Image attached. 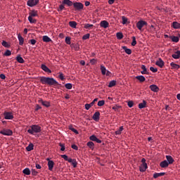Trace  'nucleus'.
Instances as JSON below:
<instances>
[{"mask_svg": "<svg viewBox=\"0 0 180 180\" xmlns=\"http://www.w3.org/2000/svg\"><path fill=\"white\" fill-rule=\"evenodd\" d=\"M115 85H116V81L112 80L111 82H110L108 87L112 88V86H115Z\"/></svg>", "mask_w": 180, "mask_h": 180, "instance_id": "nucleus-40", "label": "nucleus"}, {"mask_svg": "<svg viewBox=\"0 0 180 180\" xmlns=\"http://www.w3.org/2000/svg\"><path fill=\"white\" fill-rule=\"evenodd\" d=\"M65 41L66 44H71V37H66Z\"/></svg>", "mask_w": 180, "mask_h": 180, "instance_id": "nucleus-43", "label": "nucleus"}, {"mask_svg": "<svg viewBox=\"0 0 180 180\" xmlns=\"http://www.w3.org/2000/svg\"><path fill=\"white\" fill-rule=\"evenodd\" d=\"M39 103H41L43 106H45V108H50V102L49 101H44L43 99L39 100Z\"/></svg>", "mask_w": 180, "mask_h": 180, "instance_id": "nucleus-11", "label": "nucleus"}, {"mask_svg": "<svg viewBox=\"0 0 180 180\" xmlns=\"http://www.w3.org/2000/svg\"><path fill=\"white\" fill-rule=\"evenodd\" d=\"M66 89H72V84L71 83H67L65 84Z\"/></svg>", "mask_w": 180, "mask_h": 180, "instance_id": "nucleus-39", "label": "nucleus"}, {"mask_svg": "<svg viewBox=\"0 0 180 180\" xmlns=\"http://www.w3.org/2000/svg\"><path fill=\"white\" fill-rule=\"evenodd\" d=\"M155 64L158 65V67H160V68H162V67H164V60L161 58H159L155 62Z\"/></svg>", "mask_w": 180, "mask_h": 180, "instance_id": "nucleus-12", "label": "nucleus"}, {"mask_svg": "<svg viewBox=\"0 0 180 180\" xmlns=\"http://www.w3.org/2000/svg\"><path fill=\"white\" fill-rule=\"evenodd\" d=\"M141 69L143 70V71L141 72V74H147V68H146V65H141Z\"/></svg>", "mask_w": 180, "mask_h": 180, "instance_id": "nucleus-33", "label": "nucleus"}, {"mask_svg": "<svg viewBox=\"0 0 180 180\" xmlns=\"http://www.w3.org/2000/svg\"><path fill=\"white\" fill-rule=\"evenodd\" d=\"M63 4L64 5H68V6H72L73 5L72 1L70 0H63Z\"/></svg>", "mask_w": 180, "mask_h": 180, "instance_id": "nucleus-24", "label": "nucleus"}, {"mask_svg": "<svg viewBox=\"0 0 180 180\" xmlns=\"http://www.w3.org/2000/svg\"><path fill=\"white\" fill-rule=\"evenodd\" d=\"M40 81L41 84H47V85H58V82L53 77H41Z\"/></svg>", "mask_w": 180, "mask_h": 180, "instance_id": "nucleus-1", "label": "nucleus"}, {"mask_svg": "<svg viewBox=\"0 0 180 180\" xmlns=\"http://www.w3.org/2000/svg\"><path fill=\"white\" fill-rule=\"evenodd\" d=\"M16 60H17L18 63H20V64H23V63H25V60H23V58H22V56H20V55H19L16 57Z\"/></svg>", "mask_w": 180, "mask_h": 180, "instance_id": "nucleus-30", "label": "nucleus"}, {"mask_svg": "<svg viewBox=\"0 0 180 180\" xmlns=\"http://www.w3.org/2000/svg\"><path fill=\"white\" fill-rule=\"evenodd\" d=\"M166 158L167 160V164H173L174 163V158L171 155H166Z\"/></svg>", "mask_w": 180, "mask_h": 180, "instance_id": "nucleus-22", "label": "nucleus"}, {"mask_svg": "<svg viewBox=\"0 0 180 180\" xmlns=\"http://www.w3.org/2000/svg\"><path fill=\"white\" fill-rule=\"evenodd\" d=\"M147 168V163L141 164L139 167V170L141 172H146Z\"/></svg>", "mask_w": 180, "mask_h": 180, "instance_id": "nucleus-10", "label": "nucleus"}, {"mask_svg": "<svg viewBox=\"0 0 180 180\" xmlns=\"http://www.w3.org/2000/svg\"><path fill=\"white\" fill-rule=\"evenodd\" d=\"M60 146H61L60 151H64L65 150V146L64 144L60 143Z\"/></svg>", "mask_w": 180, "mask_h": 180, "instance_id": "nucleus-59", "label": "nucleus"}, {"mask_svg": "<svg viewBox=\"0 0 180 180\" xmlns=\"http://www.w3.org/2000/svg\"><path fill=\"white\" fill-rule=\"evenodd\" d=\"M105 105V101L101 100L98 102V106H103Z\"/></svg>", "mask_w": 180, "mask_h": 180, "instance_id": "nucleus-49", "label": "nucleus"}, {"mask_svg": "<svg viewBox=\"0 0 180 180\" xmlns=\"http://www.w3.org/2000/svg\"><path fill=\"white\" fill-rule=\"evenodd\" d=\"M146 105H147V103L146 102V101H143L142 103H140L139 104V109H144V108H146Z\"/></svg>", "mask_w": 180, "mask_h": 180, "instance_id": "nucleus-25", "label": "nucleus"}, {"mask_svg": "<svg viewBox=\"0 0 180 180\" xmlns=\"http://www.w3.org/2000/svg\"><path fill=\"white\" fill-rule=\"evenodd\" d=\"M172 41L174 43H178L179 41V38L178 37H171Z\"/></svg>", "mask_w": 180, "mask_h": 180, "instance_id": "nucleus-38", "label": "nucleus"}, {"mask_svg": "<svg viewBox=\"0 0 180 180\" xmlns=\"http://www.w3.org/2000/svg\"><path fill=\"white\" fill-rule=\"evenodd\" d=\"M42 40L45 43H50V41H51V39L50 37H49V36H47V35H44L42 38Z\"/></svg>", "mask_w": 180, "mask_h": 180, "instance_id": "nucleus-23", "label": "nucleus"}, {"mask_svg": "<svg viewBox=\"0 0 180 180\" xmlns=\"http://www.w3.org/2000/svg\"><path fill=\"white\" fill-rule=\"evenodd\" d=\"M41 70H43V71H44L45 72H49V74H51V70H50L49 68H47V66L44 64H42L41 65Z\"/></svg>", "mask_w": 180, "mask_h": 180, "instance_id": "nucleus-13", "label": "nucleus"}, {"mask_svg": "<svg viewBox=\"0 0 180 180\" xmlns=\"http://www.w3.org/2000/svg\"><path fill=\"white\" fill-rule=\"evenodd\" d=\"M150 89L151 91H153V92H158V91H160V89L158 88V86H157V85L155 84H152L150 86Z\"/></svg>", "mask_w": 180, "mask_h": 180, "instance_id": "nucleus-14", "label": "nucleus"}, {"mask_svg": "<svg viewBox=\"0 0 180 180\" xmlns=\"http://www.w3.org/2000/svg\"><path fill=\"white\" fill-rule=\"evenodd\" d=\"M160 165L161 168H167V167H168V165H169V164L168 163V161L164 160L160 162Z\"/></svg>", "mask_w": 180, "mask_h": 180, "instance_id": "nucleus-15", "label": "nucleus"}, {"mask_svg": "<svg viewBox=\"0 0 180 180\" xmlns=\"http://www.w3.org/2000/svg\"><path fill=\"white\" fill-rule=\"evenodd\" d=\"M12 55V51H11L10 50H6L4 56H6V57H9V56Z\"/></svg>", "mask_w": 180, "mask_h": 180, "instance_id": "nucleus-45", "label": "nucleus"}, {"mask_svg": "<svg viewBox=\"0 0 180 180\" xmlns=\"http://www.w3.org/2000/svg\"><path fill=\"white\" fill-rule=\"evenodd\" d=\"M33 143H30V145H28V146L26 148L27 151H32V150H33Z\"/></svg>", "mask_w": 180, "mask_h": 180, "instance_id": "nucleus-42", "label": "nucleus"}, {"mask_svg": "<svg viewBox=\"0 0 180 180\" xmlns=\"http://www.w3.org/2000/svg\"><path fill=\"white\" fill-rule=\"evenodd\" d=\"M89 34H86L82 37V39L83 40H88V39H89Z\"/></svg>", "mask_w": 180, "mask_h": 180, "instance_id": "nucleus-50", "label": "nucleus"}, {"mask_svg": "<svg viewBox=\"0 0 180 180\" xmlns=\"http://www.w3.org/2000/svg\"><path fill=\"white\" fill-rule=\"evenodd\" d=\"M172 57L173 58H174L175 60H178V58H180V51H176L172 56Z\"/></svg>", "mask_w": 180, "mask_h": 180, "instance_id": "nucleus-20", "label": "nucleus"}, {"mask_svg": "<svg viewBox=\"0 0 180 180\" xmlns=\"http://www.w3.org/2000/svg\"><path fill=\"white\" fill-rule=\"evenodd\" d=\"M122 131H123V127H120L119 128V129H117L116 131H115V134L117 136L119 134H122Z\"/></svg>", "mask_w": 180, "mask_h": 180, "instance_id": "nucleus-36", "label": "nucleus"}, {"mask_svg": "<svg viewBox=\"0 0 180 180\" xmlns=\"http://www.w3.org/2000/svg\"><path fill=\"white\" fill-rule=\"evenodd\" d=\"M37 11L33 10L32 11H31L30 13V17L31 18H36V16H37Z\"/></svg>", "mask_w": 180, "mask_h": 180, "instance_id": "nucleus-27", "label": "nucleus"}, {"mask_svg": "<svg viewBox=\"0 0 180 180\" xmlns=\"http://www.w3.org/2000/svg\"><path fill=\"white\" fill-rule=\"evenodd\" d=\"M144 26H147V22L141 20L136 23V27L139 30H142Z\"/></svg>", "mask_w": 180, "mask_h": 180, "instance_id": "nucleus-3", "label": "nucleus"}, {"mask_svg": "<svg viewBox=\"0 0 180 180\" xmlns=\"http://www.w3.org/2000/svg\"><path fill=\"white\" fill-rule=\"evenodd\" d=\"M96 136L95 135H92L90 136V140H91V141H96Z\"/></svg>", "mask_w": 180, "mask_h": 180, "instance_id": "nucleus-53", "label": "nucleus"}, {"mask_svg": "<svg viewBox=\"0 0 180 180\" xmlns=\"http://www.w3.org/2000/svg\"><path fill=\"white\" fill-rule=\"evenodd\" d=\"M136 79H138L140 82H144L146 81V77L143 75L136 76Z\"/></svg>", "mask_w": 180, "mask_h": 180, "instance_id": "nucleus-29", "label": "nucleus"}, {"mask_svg": "<svg viewBox=\"0 0 180 180\" xmlns=\"http://www.w3.org/2000/svg\"><path fill=\"white\" fill-rule=\"evenodd\" d=\"M94 27V25L92 24H86L84 25V29H89V27Z\"/></svg>", "mask_w": 180, "mask_h": 180, "instance_id": "nucleus-51", "label": "nucleus"}, {"mask_svg": "<svg viewBox=\"0 0 180 180\" xmlns=\"http://www.w3.org/2000/svg\"><path fill=\"white\" fill-rule=\"evenodd\" d=\"M72 148H73V150H78V146L76 145H72Z\"/></svg>", "mask_w": 180, "mask_h": 180, "instance_id": "nucleus-64", "label": "nucleus"}, {"mask_svg": "<svg viewBox=\"0 0 180 180\" xmlns=\"http://www.w3.org/2000/svg\"><path fill=\"white\" fill-rule=\"evenodd\" d=\"M69 25L70 27H72L73 29H77V22L75 21H70Z\"/></svg>", "mask_w": 180, "mask_h": 180, "instance_id": "nucleus-28", "label": "nucleus"}, {"mask_svg": "<svg viewBox=\"0 0 180 180\" xmlns=\"http://www.w3.org/2000/svg\"><path fill=\"white\" fill-rule=\"evenodd\" d=\"M41 131V127L36 124L30 126V129L27 130V133H29V134H34V133H40Z\"/></svg>", "mask_w": 180, "mask_h": 180, "instance_id": "nucleus-2", "label": "nucleus"}, {"mask_svg": "<svg viewBox=\"0 0 180 180\" xmlns=\"http://www.w3.org/2000/svg\"><path fill=\"white\" fill-rule=\"evenodd\" d=\"M91 108H92V105H91V103L88 104H85V110H89V109H91Z\"/></svg>", "mask_w": 180, "mask_h": 180, "instance_id": "nucleus-46", "label": "nucleus"}, {"mask_svg": "<svg viewBox=\"0 0 180 180\" xmlns=\"http://www.w3.org/2000/svg\"><path fill=\"white\" fill-rule=\"evenodd\" d=\"M0 78H1V79H5V78H6V76H5V75H4V74H1V75H0Z\"/></svg>", "mask_w": 180, "mask_h": 180, "instance_id": "nucleus-63", "label": "nucleus"}, {"mask_svg": "<svg viewBox=\"0 0 180 180\" xmlns=\"http://www.w3.org/2000/svg\"><path fill=\"white\" fill-rule=\"evenodd\" d=\"M136 44H137V41H136V37H133V40L131 42V46H135Z\"/></svg>", "mask_w": 180, "mask_h": 180, "instance_id": "nucleus-52", "label": "nucleus"}, {"mask_svg": "<svg viewBox=\"0 0 180 180\" xmlns=\"http://www.w3.org/2000/svg\"><path fill=\"white\" fill-rule=\"evenodd\" d=\"M170 65H171L172 70H179V68H180L179 65L174 63V62L171 63Z\"/></svg>", "mask_w": 180, "mask_h": 180, "instance_id": "nucleus-19", "label": "nucleus"}, {"mask_svg": "<svg viewBox=\"0 0 180 180\" xmlns=\"http://www.w3.org/2000/svg\"><path fill=\"white\" fill-rule=\"evenodd\" d=\"M90 63L91 64V65L96 64V59L93 58V59L90 60Z\"/></svg>", "mask_w": 180, "mask_h": 180, "instance_id": "nucleus-55", "label": "nucleus"}, {"mask_svg": "<svg viewBox=\"0 0 180 180\" xmlns=\"http://www.w3.org/2000/svg\"><path fill=\"white\" fill-rule=\"evenodd\" d=\"M87 146L88 147H89V148H94V142L92 141L88 142Z\"/></svg>", "mask_w": 180, "mask_h": 180, "instance_id": "nucleus-47", "label": "nucleus"}, {"mask_svg": "<svg viewBox=\"0 0 180 180\" xmlns=\"http://www.w3.org/2000/svg\"><path fill=\"white\" fill-rule=\"evenodd\" d=\"M150 70L152 71V72H157V71H158V70L154 67H150Z\"/></svg>", "mask_w": 180, "mask_h": 180, "instance_id": "nucleus-54", "label": "nucleus"}, {"mask_svg": "<svg viewBox=\"0 0 180 180\" xmlns=\"http://www.w3.org/2000/svg\"><path fill=\"white\" fill-rule=\"evenodd\" d=\"M59 78H60V79H61V81H64V79H65L64 75L63 73H60Z\"/></svg>", "mask_w": 180, "mask_h": 180, "instance_id": "nucleus-57", "label": "nucleus"}, {"mask_svg": "<svg viewBox=\"0 0 180 180\" xmlns=\"http://www.w3.org/2000/svg\"><path fill=\"white\" fill-rule=\"evenodd\" d=\"M64 4H60V6H59V9H60V11H63V9H64Z\"/></svg>", "mask_w": 180, "mask_h": 180, "instance_id": "nucleus-62", "label": "nucleus"}, {"mask_svg": "<svg viewBox=\"0 0 180 180\" xmlns=\"http://www.w3.org/2000/svg\"><path fill=\"white\" fill-rule=\"evenodd\" d=\"M39 4V0H28L27 2V5L30 8H33V6H36Z\"/></svg>", "mask_w": 180, "mask_h": 180, "instance_id": "nucleus-6", "label": "nucleus"}, {"mask_svg": "<svg viewBox=\"0 0 180 180\" xmlns=\"http://www.w3.org/2000/svg\"><path fill=\"white\" fill-rule=\"evenodd\" d=\"M1 44L2 46H4V47H6L7 49H9V47H11V45H9V44H8V42H6V41H3Z\"/></svg>", "mask_w": 180, "mask_h": 180, "instance_id": "nucleus-41", "label": "nucleus"}, {"mask_svg": "<svg viewBox=\"0 0 180 180\" xmlns=\"http://www.w3.org/2000/svg\"><path fill=\"white\" fill-rule=\"evenodd\" d=\"M48 161V168L49 171H53V168H54V162L53 160H50V159L47 158Z\"/></svg>", "mask_w": 180, "mask_h": 180, "instance_id": "nucleus-8", "label": "nucleus"}, {"mask_svg": "<svg viewBox=\"0 0 180 180\" xmlns=\"http://www.w3.org/2000/svg\"><path fill=\"white\" fill-rule=\"evenodd\" d=\"M70 130H72V131H73L76 134H78V131L77 129H75V128H70Z\"/></svg>", "mask_w": 180, "mask_h": 180, "instance_id": "nucleus-61", "label": "nucleus"}, {"mask_svg": "<svg viewBox=\"0 0 180 180\" xmlns=\"http://www.w3.org/2000/svg\"><path fill=\"white\" fill-rule=\"evenodd\" d=\"M18 39L19 40L20 46H23V43H25V39L22 38V35H20V34H18Z\"/></svg>", "mask_w": 180, "mask_h": 180, "instance_id": "nucleus-17", "label": "nucleus"}, {"mask_svg": "<svg viewBox=\"0 0 180 180\" xmlns=\"http://www.w3.org/2000/svg\"><path fill=\"white\" fill-rule=\"evenodd\" d=\"M30 43H31L32 46H34V44L37 43V41L36 39H30Z\"/></svg>", "mask_w": 180, "mask_h": 180, "instance_id": "nucleus-56", "label": "nucleus"}, {"mask_svg": "<svg viewBox=\"0 0 180 180\" xmlns=\"http://www.w3.org/2000/svg\"><path fill=\"white\" fill-rule=\"evenodd\" d=\"M96 102H98V98H95L90 104L93 106V105H95Z\"/></svg>", "mask_w": 180, "mask_h": 180, "instance_id": "nucleus-60", "label": "nucleus"}, {"mask_svg": "<svg viewBox=\"0 0 180 180\" xmlns=\"http://www.w3.org/2000/svg\"><path fill=\"white\" fill-rule=\"evenodd\" d=\"M23 174L25 175H30V169L29 168H25L22 171Z\"/></svg>", "mask_w": 180, "mask_h": 180, "instance_id": "nucleus-35", "label": "nucleus"}, {"mask_svg": "<svg viewBox=\"0 0 180 180\" xmlns=\"http://www.w3.org/2000/svg\"><path fill=\"white\" fill-rule=\"evenodd\" d=\"M101 116V113L99 112H96L94 115H93V119L96 121L98 122L99 120V117Z\"/></svg>", "mask_w": 180, "mask_h": 180, "instance_id": "nucleus-16", "label": "nucleus"}, {"mask_svg": "<svg viewBox=\"0 0 180 180\" xmlns=\"http://www.w3.org/2000/svg\"><path fill=\"white\" fill-rule=\"evenodd\" d=\"M122 25H126L127 23V18L122 16Z\"/></svg>", "mask_w": 180, "mask_h": 180, "instance_id": "nucleus-48", "label": "nucleus"}, {"mask_svg": "<svg viewBox=\"0 0 180 180\" xmlns=\"http://www.w3.org/2000/svg\"><path fill=\"white\" fill-rule=\"evenodd\" d=\"M116 36L118 40H122V39H123V34L122 32H117Z\"/></svg>", "mask_w": 180, "mask_h": 180, "instance_id": "nucleus-37", "label": "nucleus"}, {"mask_svg": "<svg viewBox=\"0 0 180 180\" xmlns=\"http://www.w3.org/2000/svg\"><path fill=\"white\" fill-rule=\"evenodd\" d=\"M4 119L6 120H12V119H13V114H12V112H4Z\"/></svg>", "mask_w": 180, "mask_h": 180, "instance_id": "nucleus-7", "label": "nucleus"}, {"mask_svg": "<svg viewBox=\"0 0 180 180\" xmlns=\"http://www.w3.org/2000/svg\"><path fill=\"white\" fill-rule=\"evenodd\" d=\"M172 27L174 29H180V23L178 22H172Z\"/></svg>", "mask_w": 180, "mask_h": 180, "instance_id": "nucleus-26", "label": "nucleus"}, {"mask_svg": "<svg viewBox=\"0 0 180 180\" xmlns=\"http://www.w3.org/2000/svg\"><path fill=\"white\" fill-rule=\"evenodd\" d=\"M100 26L101 27H103L104 29H108V27H109V22H108V21L106 20H102L100 22Z\"/></svg>", "mask_w": 180, "mask_h": 180, "instance_id": "nucleus-9", "label": "nucleus"}, {"mask_svg": "<svg viewBox=\"0 0 180 180\" xmlns=\"http://www.w3.org/2000/svg\"><path fill=\"white\" fill-rule=\"evenodd\" d=\"M62 158H63V160H65V161H68V162H70L71 158H68V156H67V155H61Z\"/></svg>", "mask_w": 180, "mask_h": 180, "instance_id": "nucleus-44", "label": "nucleus"}, {"mask_svg": "<svg viewBox=\"0 0 180 180\" xmlns=\"http://www.w3.org/2000/svg\"><path fill=\"white\" fill-rule=\"evenodd\" d=\"M164 175H165V172L155 173L153 174V178L157 179V178H159V176H164Z\"/></svg>", "mask_w": 180, "mask_h": 180, "instance_id": "nucleus-21", "label": "nucleus"}, {"mask_svg": "<svg viewBox=\"0 0 180 180\" xmlns=\"http://www.w3.org/2000/svg\"><path fill=\"white\" fill-rule=\"evenodd\" d=\"M73 6L76 9V11H81V9H84V4L80 2L74 3Z\"/></svg>", "mask_w": 180, "mask_h": 180, "instance_id": "nucleus-5", "label": "nucleus"}, {"mask_svg": "<svg viewBox=\"0 0 180 180\" xmlns=\"http://www.w3.org/2000/svg\"><path fill=\"white\" fill-rule=\"evenodd\" d=\"M28 20L30 23H36L37 20L34 18V17H28Z\"/></svg>", "mask_w": 180, "mask_h": 180, "instance_id": "nucleus-31", "label": "nucleus"}, {"mask_svg": "<svg viewBox=\"0 0 180 180\" xmlns=\"http://www.w3.org/2000/svg\"><path fill=\"white\" fill-rule=\"evenodd\" d=\"M101 73L103 75H106V68L103 65H101Z\"/></svg>", "mask_w": 180, "mask_h": 180, "instance_id": "nucleus-34", "label": "nucleus"}, {"mask_svg": "<svg viewBox=\"0 0 180 180\" xmlns=\"http://www.w3.org/2000/svg\"><path fill=\"white\" fill-rule=\"evenodd\" d=\"M123 50H124L127 54H131V49H127V46H122Z\"/></svg>", "mask_w": 180, "mask_h": 180, "instance_id": "nucleus-32", "label": "nucleus"}, {"mask_svg": "<svg viewBox=\"0 0 180 180\" xmlns=\"http://www.w3.org/2000/svg\"><path fill=\"white\" fill-rule=\"evenodd\" d=\"M0 134H3V136H12L13 132L11 129H4L0 131Z\"/></svg>", "mask_w": 180, "mask_h": 180, "instance_id": "nucleus-4", "label": "nucleus"}, {"mask_svg": "<svg viewBox=\"0 0 180 180\" xmlns=\"http://www.w3.org/2000/svg\"><path fill=\"white\" fill-rule=\"evenodd\" d=\"M134 103L133 101H129L128 102V106L129 108H133Z\"/></svg>", "mask_w": 180, "mask_h": 180, "instance_id": "nucleus-58", "label": "nucleus"}, {"mask_svg": "<svg viewBox=\"0 0 180 180\" xmlns=\"http://www.w3.org/2000/svg\"><path fill=\"white\" fill-rule=\"evenodd\" d=\"M69 162L72 163V165H73L74 168H77V165H78V162H77V160L75 159L70 158L69 160Z\"/></svg>", "mask_w": 180, "mask_h": 180, "instance_id": "nucleus-18", "label": "nucleus"}]
</instances>
